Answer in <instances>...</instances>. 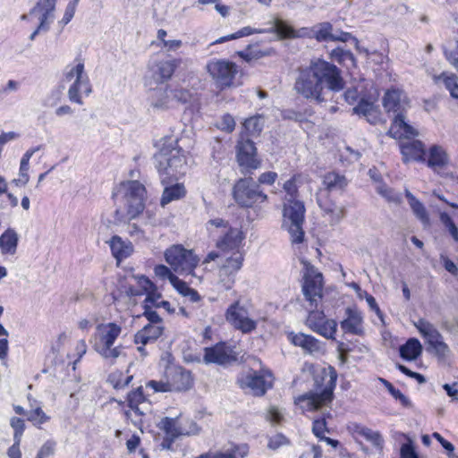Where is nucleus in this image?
<instances>
[{
  "instance_id": "338daca9",
  "label": "nucleus",
  "mask_w": 458,
  "mask_h": 458,
  "mask_svg": "<svg viewBox=\"0 0 458 458\" xmlns=\"http://www.w3.org/2000/svg\"><path fill=\"white\" fill-rule=\"evenodd\" d=\"M445 55L447 61L458 70V39L455 43V48L452 50H445Z\"/></svg>"
},
{
  "instance_id": "20e7f679",
  "label": "nucleus",
  "mask_w": 458,
  "mask_h": 458,
  "mask_svg": "<svg viewBox=\"0 0 458 458\" xmlns=\"http://www.w3.org/2000/svg\"><path fill=\"white\" fill-rule=\"evenodd\" d=\"M300 178V175H294L284 183V190L290 199L284 205L283 227L290 233L293 243H301L304 238L302 224L305 208L301 201L295 199L298 191L297 182Z\"/></svg>"
},
{
  "instance_id": "aec40b11",
  "label": "nucleus",
  "mask_w": 458,
  "mask_h": 458,
  "mask_svg": "<svg viewBox=\"0 0 458 458\" xmlns=\"http://www.w3.org/2000/svg\"><path fill=\"white\" fill-rule=\"evenodd\" d=\"M204 361L225 365L237 360V354L225 344H217L213 347L204 349Z\"/></svg>"
},
{
  "instance_id": "5701e85b",
  "label": "nucleus",
  "mask_w": 458,
  "mask_h": 458,
  "mask_svg": "<svg viewBox=\"0 0 458 458\" xmlns=\"http://www.w3.org/2000/svg\"><path fill=\"white\" fill-rule=\"evenodd\" d=\"M181 64L182 60L178 58L156 62L150 66L152 78L157 83H164L172 78Z\"/></svg>"
},
{
  "instance_id": "49530a36",
  "label": "nucleus",
  "mask_w": 458,
  "mask_h": 458,
  "mask_svg": "<svg viewBox=\"0 0 458 458\" xmlns=\"http://www.w3.org/2000/svg\"><path fill=\"white\" fill-rule=\"evenodd\" d=\"M376 191L378 194H380L383 198H385L389 203H394V204L399 203L398 193L394 192L391 188L387 187L386 184L378 183L376 187Z\"/></svg>"
},
{
  "instance_id": "5fc2aeb1",
  "label": "nucleus",
  "mask_w": 458,
  "mask_h": 458,
  "mask_svg": "<svg viewBox=\"0 0 458 458\" xmlns=\"http://www.w3.org/2000/svg\"><path fill=\"white\" fill-rule=\"evenodd\" d=\"M28 420L34 425H40L47 422L49 417L42 411L41 408H36L35 410L28 412Z\"/></svg>"
},
{
  "instance_id": "dca6fc26",
  "label": "nucleus",
  "mask_w": 458,
  "mask_h": 458,
  "mask_svg": "<svg viewBox=\"0 0 458 458\" xmlns=\"http://www.w3.org/2000/svg\"><path fill=\"white\" fill-rule=\"evenodd\" d=\"M225 318L233 327L244 334L250 333L257 327V322L250 318L247 308L240 301L227 308Z\"/></svg>"
},
{
  "instance_id": "f3484780",
  "label": "nucleus",
  "mask_w": 458,
  "mask_h": 458,
  "mask_svg": "<svg viewBox=\"0 0 458 458\" xmlns=\"http://www.w3.org/2000/svg\"><path fill=\"white\" fill-rule=\"evenodd\" d=\"M306 325L323 337L335 339L337 323L334 319L327 318L323 311L311 310L306 319Z\"/></svg>"
},
{
  "instance_id": "a211bd4d",
  "label": "nucleus",
  "mask_w": 458,
  "mask_h": 458,
  "mask_svg": "<svg viewBox=\"0 0 458 458\" xmlns=\"http://www.w3.org/2000/svg\"><path fill=\"white\" fill-rule=\"evenodd\" d=\"M237 148V162L242 174H246L259 167L260 162L256 157V148L251 140L240 141Z\"/></svg>"
},
{
  "instance_id": "f257e3e1",
  "label": "nucleus",
  "mask_w": 458,
  "mask_h": 458,
  "mask_svg": "<svg viewBox=\"0 0 458 458\" xmlns=\"http://www.w3.org/2000/svg\"><path fill=\"white\" fill-rule=\"evenodd\" d=\"M324 82L333 91H340L344 88L341 71L335 64L318 59L300 72L294 89L305 98L321 103L325 100L322 97Z\"/></svg>"
},
{
  "instance_id": "0e129e2a",
  "label": "nucleus",
  "mask_w": 458,
  "mask_h": 458,
  "mask_svg": "<svg viewBox=\"0 0 458 458\" xmlns=\"http://www.w3.org/2000/svg\"><path fill=\"white\" fill-rule=\"evenodd\" d=\"M432 437L437 439L440 445L443 446V448H445L446 451H447V455L449 457H454V446L452 443H450L449 441L445 440L439 433L437 432H434L432 434Z\"/></svg>"
},
{
  "instance_id": "f704fd0d",
  "label": "nucleus",
  "mask_w": 458,
  "mask_h": 458,
  "mask_svg": "<svg viewBox=\"0 0 458 458\" xmlns=\"http://www.w3.org/2000/svg\"><path fill=\"white\" fill-rule=\"evenodd\" d=\"M354 114L361 115L370 123H376L378 119V111L373 103L360 100L352 109Z\"/></svg>"
},
{
  "instance_id": "c9c22d12",
  "label": "nucleus",
  "mask_w": 458,
  "mask_h": 458,
  "mask_svg": "<svg viewBox=\"0 0 458 458\" xmlns=\"http://www.w3.org/2000/svg\"><path fill=\"white\" fill-rule=\"evenodd\" d=\"M323 183L328 191H340L347 186L348 181L344 175L330 172L325 174Z\"/></svg>"
},
{
  "instance_id": "a878e982",
  "label": "nucleus",
  "mask_w": 458,
  "mask_h": 458,
  "mask_svg": "<svg viewBox=\"0 0 458 458\" xmlns=\"http://www.w3.org/2000/svg\"><path fill=\"white\" fill-rule=\"evenodd\" d=\"M57 0H39L34 8L30 11V14L39 13L40 28L49 29L50 23L55 18V10Z\"/></svg>"
},
{
  "instance_id": "4be33fe9",
  "label": "nucleus",
  "mask_w": 458,
  "mask_h": 458,
  "mask_svg": "<svg viewBox=\"0 0 458 458\" xmlns=\"http://www.w3.org/2000/svg\"><path fill=\"white\" fill-rule=\"evenodd\" d=\"M288 339L293 345L301 347L306 353L315 355L324 352V344L312 335L303 333H290Z\"/></svg>"
},
{
  "instance_id": "9d476101",
  "label": "nucleus",
  "mask_w": 458,
  "mask_h": 458,
  "mask_svg": "<svg viewBox=\"0 0 458 458\" xmlns=\"http://www.w3.org/2000/svg\"><path fill=\"white\" fill-rule=\"evenodd\" d=\"M303 265L302 293L310 309H317L322 299L323 276L318 269L306 260H301Z\"/></svg>"
},
{
  "instance_id": "c85d7f7f",
  "label": "nucleus",
  "mask_w": 458,
  "mask_h": 458,
  "mask_svg": "<svg viewBox=\"0 0 458 458\" xmlns=\"http://www.w3.org/2000/svg\"><path fill=\"white\" fill-rule=\"evenodd\" d=\"M174 105L172 89L166 87L165 89L156 90L151 100V106L158 111H165Z\"/></svg>"
},
{
  "instance_id": "2f4dec72",
  "label": "nucleus",
  "mask_w": 458,
  "mask_h": 458,
  "mask_svg": "<svg viewBox=\"0 0 458 458\" xmlns=\"http://www.w3.org/2000/svg\"><path fill=\"white\" fill-rule=\"evenodd\" d=\"M383 106L387 113H393L394 115L401 114V92L397 89H392L386 91L383 99Z\"/></svg>"
},
{
  "instance_id": "37998d69",
  "label": "nucleus",
  "mask_w": 458,
  "mask_h": 458,
  "mask_svg": "<svg viewBox=\"0 0 458 458\" xmlns=\"http://www.w3.org/2000/svg\"><path fill=\"white\" fill-rule=\"evenodd\" d=\"M333 26L329 22H322L313 27L312 33L318 41H330Z\"/></svg>"
},
{
  "instance_id": "393cba45",
  "label": "nucleus",
  "mask_w": 458,
  "mask_h": 458,
  "mask_svg": "<svg viewBox=\"0 0 458 458\" xmlns=\"http://www.w3.org/2000/svg\"><path fill=\"white\" fill-rule=\"evenodd\" d=\"M345 318L341 321V328L348 334L361 335L363 334V318L356 308L348 307L345 310Z\"/></svg>"
},
{
  "instance_id": "1a4fd4ad",
  "label": "nucleus",
  "mask_w": 458,
  "mask_h": 458,
  "mask_svg": "<svg viewBox=\"0 0 458 458\" xmlns=\"http://www.w3.org/2000/svg\"><path fill=\"white\" fill-rule=\"evenodd\" d=\"M65 80L72 82L68 89L70 101L82 105V98L88 97L92 91L89 76L85 72L84 64L79 62L75 65L69 67L65 72Z\"/></svg>"
},
{
  "instance_id": "e2e57ef3",
  "label": "nucleus",
  "mask_w": 458,
  "mask_h": 458,
  "mask_svg": "<svg viewBox=\"0 0 458 458\" xmlns=\"http://www.w3.org/2000/svg\"><path fill=\"white\" fill-rule=\"evenodd\" d=\"M259 117H250L246 119L243 125L245 129L251 134L258 133L261 131L262 126L259 124Z\"/></svg>"
},
{
  "instance_id": "ddd939ff",
  "label": "nucleus",
  "mask_w": 458,
  "mask_h": 458,
  "mask_svg": "<svg viewBox=\"0 0 458 458\" xmlns=\"http://www.w3.org/2000/svg\"><path fill=\"white\" fill-rule=\"evenodd\" d=\"M206 69L219 88L233 86V80L238 73V67L234 63L225 59H212L208 62Z\"/></svg>"
},
{
  "instance_id": "3c124183",
  "label": "nucleus",
  "mask_w": 458,
  "mask_h": 458,
  "mask_svg": "<svg viewBox=\"0 0 458 458\" xmlns=\"http://www.w3.org/2000/svg\"><path fill=\"white\" fill-rule=\"evenodd\" d=\"M148 401L142 393L141 387L137 388L135 391L128 394V405L130 410L132 411L135 407L140 406V403Z\"/></svg>"
},
{
  "instance_id": "ea45409f",
  "label": "nucleus",
  "mask_w": 458,
  "mask_h": 458,
  "mask_svg": "<svg viewBox=\"0 0 458 458\" xmlns=\"http://www.w3.org/2000/svg\"><path fill=\"white\" fill-rule=\"evenodd\" d=\"M355 432L358 436L371 443L377 449H381L383 439L378 432L362 426H356Z\"/></svg>"
},
{
  "instance_id": "09e8293b",
  "label": "nucleus",
  "mask_w": 458,
  "mask_h": 458,
  "mask_svg": "<svg viewBox=\"0 0 458 458\" xmlns=\"http://www.w3.org/2000/svg\"><path fill=\"white\" fill-rule=\"evenodd\" d=\"M440 221L447 229L454 241L458 242V228L451 216L447 213L443 212L440 214Z\"/></svg>"
},
{
  "instance_id": "39448f33",
  "label": "nucleus",
  "mask_w": 458,
  "mask_h": 458,
  "mask_svg": "<svg viewBox=\"0 0 458 458\" xmlns=\"http://www.w3.org/2000/svg\"><path fill=\"white\" fill-rule=\"evenodd\" d=\"M122 333V327L114 322L100 323L91 338L93 349L106 360L114 363L117 359L124 357L123 345H114Z\"/></svg>"
},
{
  "instance_id": "864d4df0",
  "label": "nucleus",
  "mask_w": 458,
  "mask_h": 458,
  "mask_svg": "<svg viewBox=\"0 0 458 458\" xmlns=\"http://www.w3.org/2000/svg\"><path fill=\"white\" fill-rule=\"evenodd\" d=\"M216 127L221 131L232 132L235 128V121L231 114H225L216 123Z\"/></svg>"
},
{
  "instance_id": "2eb2a0df",
  "label": "nucleus",
  "mask_w": 458,
  "mask_h": 458,
  "mask_svg": "<svg viewBox=\"0 0 458 458\" xmlns=\"http://www.w3.org/2000/svg\"><path fill=\"white\" fill-rule=\"evenodd\" d=\"M238 383L243 390L248 391L253 395H263L266 391L272 387L273 378L269 372L259 374L253 370H249L241 375Z\"/></svg>"
},
{
  "instance_id": "bb28decb",
  "label": "nucleus",
  "mask_w": 458,
  "mask_h": 458,
  "mask_svg": "<svg viewBox=\"0 0 458 458\" xmlns=\"http://www.w3.org/2000/svg\"><path fill=\"white\" fill-rule=\"evenodd\" d=\"M107 242L117 262L130 257L133 252L132 243L130 241L123 240L118 235L113 236Z\"/></svg>"
},
{
  "instance_id": "72a5a7b5",
  "label": "nucleus",
  "mask_w": 458,
  "mask_h": 458,
  "mask_svg": "<svg viewBox=\"0 0 458 458\" xmlns=\"http://www.w3.org/2000/svg\"><path fill=\"white\" fill-rule=\"evenodd\" d=\"M186 195V189L182 183H175L164 189L160 204L165 207L168 203L182 199Z\"/></svg>"
},
{
  "instance_id": "9b49d317",
  "label": "nucleus",
  "mask_w": 458,
  "mask_h": 458,
  "mask_svg": "<svg viewBox=\"0 0 458 458\" xmlns=\"http://www.w3.org/2000/svg\"><path fill=\"white\" fill-rule=\"evenodd\" d=\"M233 196L238 205L244 208H252L265 202L267 195L259 190L251 178H243L236 182L233 188Z\"/></svg>"
},
{
  "instance_id": "f8f14e48",
  "label": "nucleus",
  "mask_w": 458,
  "mask_h": 458,
  "mask_svg": "<svg viewBox=\"0 0 458 458\" xmlns=\"http://www.w3.org/2000/svg\"><path fill=\"white\" fill-rule=\"evenodd\" d=\"M192 385L191 375L189 371L181 368H171L166 371V380H151L147 386L151 387L155 392L186 391Z\"/></svg>"
},
{
  "instance_id": "052dcab7",
  "label": "nucleus",
  "mask_w": 458,
  "mask_h": 458,
  "mask_svg": "<svg viewBox=\"0 0 458 458\" xmlns=\"http://www.w3.org/2000/svg\"><path fill=\"white\" fill-rule=\"evenodd\" d=\"M388 134L397 140H401V114L394 115L393 123L388 130Z\"/></svg>"
},
{
  "instance_id": "e433bc0d",
  "label": "nucleus",
  "mask_w": 458,
  "mask_h": 458,
  "mask_svg": "<svg viewBox=\"0 0 458 458\" xmlns=\"http://www.w3.org/2000/svg\"><path fill=\"white\" fill-rule=\"evenodd\" d=\"M151 411V403L148 401L140 403V406L135 407L132 411H125V416L131 422L140 428L142 424V417Z\"/></svg>"
},
{
  "instance_id": "6ab92c4d",
  "label": "nucleus",
  "mask_w": 458,
  "mask_h": 458,
  "mask_svg": "<svg viewBox=\"0 0 458 458\" xmlns=\"http://www.w3.org/2000/svg\"><path fill=\"white\" fill-rule=\"evenodd\" d=\"M159 428L165 432L168 438L174 441L180 436H189L196 434L198 428L192 420H187L184 423L179 422L175 419L165 417L159 423Z\"/></svg>"
},
{
  "instance_id": "cd10ccee",
  "label": "nucleus",
  "mask_w": 458,
  "mask_h": 458,
  "mask_svg": "<svg viewBox=\"0 0 458 458\" xmlns=\"http://www.w3.org/2000/svg\"><path fill=\"white\" fill-rule=\"evenodd\" d=\"M449 161L448 155L445 148L437 144L432 145L428 149V159L424 163L432 170L444 168Z\"/></svg>"
},
{
  "instance_id": "bf43d9fd",
  "label": "nucleus",
  "mask_w": 458,
  "mask_h": 458,
  "mask_svg": "<svg viewBox=\"0 0 458 458\" xmlns=\"http://www.w3.org/2000/svg\"><path fill=\"white\" fill-rule=\"evenodd\" d=\"M11 426L14 429V441L17 443L21 442L25 428L24 421L21 419L14 417L11 420Z\"/></svg>"
},
{
  "instance_id": "0eeeda50",
  "label": "nucleus",
  "mask_w": 458,
  "mask_h": 458,
  "mask_svg": "<svg viewBox=\"0 0 458 458\" xmlns=\"http://www.w3.org/2000/svg\"><path fill=\"white\" fill-rule=\"evenodd\" d=\"M323 387L295 398V403L306 411H312L327 406L333 399V391L335 387L336 374L331 371L322 377Z\"/></svg>"
},
{
  "instance_id": "b1692460",
  "label": "nucleus",
  "mask_w": 458,
  "mask_h": 458,
  "mask_svg": "<svg viewBox=\"0 0 458 458\" xmlns=\"http://www.w3.org/2000/svg\"><path fill=\"white\" fill-rule=\"evenodd\" d=\"M426 155V147L421 140H403V162L424 163Z\"/></svg>"
},
{
  "instance_id": "6e6d98bb",
  "label": "nucleus",
  "mask_w": 458,
  "mask_h": 458,
  "mask_svg": "<svg viewBox=\"0 0 458 458\" xmlns=\"http://www.w3.org/2000/svg\"><path fill=\"white\" fill-rule=\"evenodd\" d=\"M420 136V131L418 128L414 127L411 124L407 123L403 119V140H418L417 138Z\"/></svg>"
},
{
  "instance_id": "7c9ffc66",
  "label": "nucleus",
  "mask_w": 458,
  "mask_h": 458,
  "mask_svg": "<svg viewBox=\"0 0 458 458\" xmlns=\"http://www.w3.org/2000/svg\"><path fill=\"white\" fill-rule=\"evenodd\" d=\"M136 280L137 284L143 288L144 294H147L145 301L153 306L159 307L161 294L157 291L153 283L144 276L137 277Z\"/></svg>"
},
{
  "instance_id": "680f3d73",
  "label": "nucleus",
  "mask_w": 458,
  "mask_h": 458,
  "mask_svg": "<svg viewBox=\"0 0 458 458\" xmlns=\"http://www.w3.org/2000/svg\"><path fill=\"white\" fill-rule=\"evenodd\" d=\"M154 273L157 277H159L161 279L167 278L171 284H172V278L176 277V276L174 274H173L171 269L165 265L156 266L154 268Z\"/></svg>"
},
{
  "instance_id": "a19ab883",
  "label": "nucleus",
  "mask_w": 458,
  "mask_h": 458,
  "mask_svg": "<svg viewBox=\"0 0 458 458\" xmlns=\"http://www.w3.org/2000/svg\"><path fill=\"white\" fill-rule=\"evenodd\" d=\"M243 259V254L242 251H234L230 257L225 259V261L221 267L236 275L242 267Z\"/></svg>"
},
{
  "instance_id": "58836bf2",
  "label": "nucleus",
  "mask_w": 458,
  "mask_h": 458,
  "mask_svg": "<svg viewBox=\"0 0 458 458\" xmlns=\"http://www.w3.org/2000/svg\"><path fill=\"white\" fill-rule=\"evenodd\" d=\"M422 352L420 342L416 338H410L405 344H403V360H416Z\"/></svg>"
},
{
  "instance_id": "603ef678",
  "label": "nucleus",
  "mask_w": 458,
  "mask_h": 458,
  "mask_svg": "<svg viewBox=\"0 0 458 458\" xmlns=\"http://www.w3.org/2000/svg\"><path fill=\"white\" fill-rule=\"evenodd\" d=\"M289 439L283 434H276L268 438L267 447L271 450H277L282 446L288 445Z\"/></svg>"
},
{
  "instance_id": "7ed1b4c3",
  "label": "nucleus",
  "mask_w": 458,
  "mask_h": 458,
  "mask_svg": "<svg viewBox=\"0 0 458 458\" xmlns=\"http://www.w3.org/2000/svg\"><path fill=\"white\" fill-rule=\"evenodd\" d=\"M158 152L155 155L156 166L163 184L177 180L186 172V157L177 147V139L165 137L160 140Z\"/></svg>"
},
{
  "instance_id": "a18cd8bd",
  "label": "nucleus",
  "mask_w": 458,
  "mask_h": 458,
  "mask_svg": "<svg viewBox=\"0 0 458 458\" xmlns=\"http://www.w3.org/2000/svg\"><path fill=\"white\" fill-rule=\"evenodd\" d=\"M274 30L281 38H287L295 37L294 30L282 20L277 19L275 21Z\"/></svg>"
},
{
  "instance_id": "423d86ee",
  "label": "nucleus",
  "mask_w": 458,
  "mask_h": 458,
  "mask_svg": "<svg viewBox=\"0 0 458 458\" xmlns=\"http://www.w3.org/2000/svg\"><path fill=\"white\" fill-rule=\"evenodd\" d=\"M210 236H217L216 246L222 251H241L245 234L241 228L232 227L222 218L210 219L206 224Z\"/></svg>"
},
{
  "instance_id": "f03ea898",
  "label": "nucleus",
  "mask_w": 458,
  "mask_h": 458,
  "mask_svg": "<svg viewBox=\"0 0 458 458\" xmlns=\"http://www.w3.org/2000/svg\"><path fill=\"white\" fill-rule=\"evenodd\" d=\"M114 196L117 204L115 216L120 222L137 218L145 208L146 189L139 181L121 182Z\"/></svg>"
},
{
  "instance_id": "13d9d810",
  "label": "nucleus",
  "mask_w": 458,
  "mask_h": 458,
  "mask_svg": "<svg viewBox=\"0 0 458 458\" xmlns=\"http://www.w3.org/2000/svg\"><path fill=\"white\" fill-rule=\"evenodd\" d=\"M123 376L121 373H114L110 376L109 379L113 383L114 388H123L129 385L132 379V376H127L122 378Z\"/></svg>"
},
{
  "instance_id": "6e6552de",
  "label": "nucleus",
  "mask_w": 458,
  "mask_h": 458,
  "mask_svg": "<svg viewBox=\"0 0 458 458\" xmlns=\"http://www.w3.org/2000/svg\"><path fill=\"white\" fill-rule=\"evenodd\" d=\"M165 259L175 273L191 276H195L194 269L199 262L192 250L185 249L180 244L169 247L165 251Z\"/></svg>"
},
{
  "instance_id": "4468645a",
  "label": "nucleus",
  "mask_w": 458,
  "mask_h": 458,
  "mask_svg": "<svg viewBox=\"0 0 458 458\" xmlns=\"http://www.w3.org/2000/svg\"><path fill=\"white\" fill-rule=\"evenodd\" d=\"M419 332L426 338L429 348L439 359H445L450 352L448 345L444 342L442 335L430 322L420 318L414 323Z\"/></svg>"
},
{
  "instance_id": "4c0bfd02",
  "label": "nucleus",
  "mask_w": 458,
  "mask_h": 458,
  "mask_svg": "<svg viewBox=\"0 0 458 458\" xmlns=\"http://www.w3.org/2000/svg\"><path fill=\"white\" fill-rule=\"evenodd\" d=\"M405 196L414 215L423 224H428L429 217L424 205L419 199H417L408 190H405Z\"/></svg>"
},
{
  "instance_id": "774afa93",
  "label": "nucleus",
  "mask_w": 458,
  "mask_h": 458,
  "mask_svg": "<svg viewBox=\"0 0 458 458\" xmlns=\"http://www.w3.org/2000/svg\"><path fill=\"white\" fill-rule=\"evenodd\" d=\"M55 443L53 442V441H47L46 442L42 447L40 448V450L38 451V454L37 455V457L38 458H47L50 455H52L55 452Z\"/></svg>"
},
{
  "instance_id": "79ce46f5",
  "label": "nucleus",
  "mask_w": 458,
  "mask_h": 458,
  "mask_svg": "<svg viewBox=\"0 0 458 458\" xmlns=\"http://www.w3.org/2000/svg\"><path fill=\"white\" fill-rule=\"evenodd\" d=\"M438 80H442L451 96L458 99V76L454 73L443 72Z\"/></svg>"
},
{
  "instance_id": "de8ad7c7",
  "label": "nucleus",
  "mask_w": 458,
  "mask_h": 458,
  "mask_svg": "<svg viewBox=\"0 0 458 458\" xmlns=\"http://www.w3.org/2000/svg\"><path fill=\"white\" fill-rule=\"evenodd\" d=\"M262 32H263L262 30H254L248 26V27H244V28L241 29L240 30H238L237 32H235L233 34H230L226 37H222V38L216 39L214 43L218 44V43H222L228 39H235V38H239L242 37L250 36L253 33H262Z\"/></svg>"
},
{
  "instance_id": "473e14b6",
  "label": "nucleus",
  "mask_w": 458,
  "mask_h": 458,
  "mask_svg": "<svg viewBox=\"0 0 458 458\" xmlns=\"http://www.w3.org/2000/svg\"><path fill=\"white\" fill-rule=\"evenodd\" d=\"M319 206L324 212V216L329 218L331 225L338 224L345 216L344 207L335 202L319 203Z\"/></svg>"
},
{
  "instance_id": "c756f323",
  "label": "nucleus",
  "mask_w": 458,
  "mask_h": 458,
  "mask_svg": "<svg viewBox=\"0 0 458 458\" xmlns=\"http://www.w3.org/2000/svg\"><path fill=\"white\" fill-rule=\"evenodd\" d=\"M19 236L13 228H8L0 236V249L3 254L13 255L16 252Z\"/></svg>"
},
{
  "instance_id": "c03bdc74",
  "label": "nucleus",
  "mask_w": 458,
  "mask_h": 458,
  "mask_svg": "<svg viewBox=\"0 0 458 458\" xmlns=\"http://www.w3.org/2000/svg\"><path fill=\"white\" fill-rule=\"evenodd\" d=\"M235 275L227 271L225 268L219 267L217 284L225 290H229L234 284Z\"/></svg>"
},
{
  "instance_id": "69168bd1",
  "label": "nucleus",
  "mask_w": 458,
  "mask_h": 458,
  "mask_svg": "<svg viewBox=\"0 0 458 458\" xmlns=\"http://www.w3.org/2000/svg\"><path fill=\"white\" fill-rule=\"evenodd\" d=\"M312 431L316 437L320 439L324 437L323 434L327 431V425L325 419H318L313 422Z\"/></svg>"
},
{
  "instance_id": "4d7b16f0",
  "label": "nucleus",
  "mask_w": 458,
  "mask_h": 458,
  "mask_svg": "<svg viewBox=\"0 0 458 458\" xmlns=\"http://www.w3.org/2000/svg\"><path fill=\"white\" fill-rule=\"evenodd\" d=\"M126 223H128L126 232L131 238L137 240H143L146 238L144 230L138 224L130 223V221H127Z\"/></svg>"
},
{
  "instance_id": "8fccbe9b",
  "label": "nucleus",
  "mask_w": 458,
  "mask_h": 458,
  "mask_svg": "<svg viewBox=\"0 0 458 458\" xmlns=\"http://www.w3.org/2000/svg\"><path fill=\"white\" fill-rule=\"evenodd\" d=\"M172 94L174 103L185 104L190 102L191 99V93L190 90L182 87L172 89Z\"/></svg>"
},
{
  "instance_id": "412c9836",
  "label": "nucleus",
  "mask_w": 458,
  "mask_h": 458,
  "mask_svg": "<svg viewBox=\"0 0 458 458\" xmlns=\"http://www.w3.org/2000/svg\"><path fill=\"white\" fill-rule=\"evenodd\" d=\"M164 333V326L147 324L140 329L135 335L133 342L137 345V350L142 356H146L145 346L155 343Z\"/></svg>"
}]
</instances>
